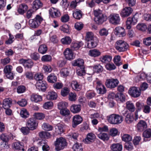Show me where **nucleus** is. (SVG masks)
<instances>
[{
    "instance_id": "obj_1",
    "label": "nucleus",
    "mask_w": 151,
    "mask_h": 151,
    "mask_svg": "<svg viewBox=\"0 0 151 151\" xmlns=\"http://www.w3.org/2000/svg\"><path fill=\"white\" fill-rule=\"evenodd\" d=\"M54 145L55 150L56 151H60L67 147L68 143L65 138L60 137L56 139L54 143Z\"/></svg>"
},
{
    "instance_id": "obj_2",
    "label": "nucleus",
    "mask_w": 151,
    "mask_h": 151,
    "mask_svg": "<svg viewBox=\"0 0 151 151\" xmlns=\"http://www.w3.org/2000/svg\"><path fill=\"white\" fill-rule=\"evenodd\" d=\"M93 13L95 16L94 20L96 24H102L107 19L106 16L100 10H94Z\"/></svg>"
},
{
    "instance_id": "obj_3",
    "label": "nucleus",
    "mask_w": 151,
    "mask_h": 151,
    "mask_svg": "<svg viewBox=\"0 0 151 151\" xmlns=\"http://www.w3.org/2000/svg\"><path fill=\"white\" fill-rule=\"evenodd\" d=\"M108 122L114 124H117L121 123L123 120V117L119 114H113L107 116Z\"/></svg>"
},
{
    "instance_id": "obj_4",
    "label": "nucleus",
    "mask_w": 151,
    "mask_h": 151,
    "mask_svg": "<svg viewBox=\"0 0 151 151\" xmlns=\"http://www.w3.org/2000/svg\"><path fill=\"white\" fill-rule=\"evenodd\" d=\"M43 20V18L39 15H37L34 19H31L29 21V24L32 28H37Z\"/></svg>"
},
{
    "instance_id": "obj_5",
    "label": "nucleus",
    "mask_w": 151,
    "mask_h": 151,
    "mask_svg": "<svg viewBox=\"0 0 151 151\" xmlns=\"http://www.w3.org/2000/svg\"><path fill=\"white\" fill-rule=\"evenodd\" d=\"M115 48L118 51L124 52L128 49L129 46L124 41L122 40L117 41L115 44Z\"/></svg>"
},
{
    "instance_id": "obj_6",
    "label": "nucleus",
    "mask_w": 151,
    "mask_h": 151,
    "mask_svg": "<svg viewBox=\"0 0 151 151\" xmlns=\"http://www.w3.org/2000/svg\"><path fill=\"white\" fill-rule=\"evenodd\" d=\"M119 82L117 79L111 78L106 79L105 83L106 87L110 89H113L116 87Z\"/></svg>"
},
{
    "instance_id": "obj_7",
    "label": "nucleus",
    "mask_w": 151,
    "mask_h": 151,
    "mask_svg": "<svg viewBox=\"0 0 151 151\" xmlns=\"http://www.w3.org/2000/svg\"><path fill=\"white\" fill-rule=\"evenodd\" d=\"M109 22L114 25H117L120 24V18L119 14L112 13L108 17Z\"/></svg>"
},
{
    "instance_id": "obj_8",
    "label": "nucleus",
    "mask_w": 151,
    "mask_h": 151,
    "mask_svg": "<svg viewBox=\"0 0 151 151\" xmlns=\"http://www.w3.org/2000/svg\"><path fill=\"white\" fill-rule=\"evenodd\" d=\"M96 89L98 93L101 94L105 93L107 90L104 85L101 81L98 80L96 82Z\"/></svg>"
},
{
    "instance_id": "obj_9",
    "label": "nucleus",
    "mask_w": 151,
    "mask_h": 151,
    "mask_svg": "<svg viewBox=\"0 0 151 151\" xmlns=\"http://www.w3.org/2000/svg\"><path fill=\"white\" fill-rule=\"evenodd\" d=\"M26 126L29 128L31 130H33L36 129L38 125V123L33 118L29 119L27 121Z\"/></svg>"
},
{
    "instance_id": "obj_10",
    "label": "nucleus",
    "mask_w": 151,
    "mask_h": 151,
    "mask_svg": "<svg viewBox=\"0 0 151 151\" xmlns=\"http://www.w3.org/2000/svg\"><path fill=\"white\" fill-rule=\"evenodd\" d=\"M129 94L132 97L137 98L141 95V91L140 89L136 87L130 88L128 91Z\"/></svg>"
},
{
    "instance_id": "obj_11",
    "label": "nucleus",
    "mask_w": 151,
    "mask_h": 151,
    "mask_svg": "<svg viewBox=\"0 0 151 151\" xmlns=\"http://www.w3.org/2000/svg\"><path fill=\"white\" fill-rule=\"evenodd\" d=\"M64 54L65 58L69 60H73L75 58V55L72 50L69 48L65 49L64 52Z\"/></svg>"
},
{
    "instance_id": "obj_12",
    "label": "nucleus",
    "mask_w": 151,
    "mask_h": 151,
    "mask_svg": "<svg viewBox=\"0 0 151 151\" xmlns=\"http://www.w3.org/2000/svg\"><path fill=\"white\" fill-rule=\"evenodd\" d=\"M20 64H23L25 68H31L33 65V63L31 59L25 60L21 59L19 60Z\"/></svg>"
},
{
    "instance_id": "obj_13",
    "label": "nucleus",
    "mask_w": 151,
    "mask_h": 151,
    "mask_svg": "<svg viewBox=\"0 0 151 151\" xmlns=\"http://www.w3.org/2000/svg\"><path fill=\"white\" fill-rule=\"evenodd\" d=\"M138 18L136 16H134L132 18H128L126 22V27L128 29L131 28V25L132 24L134 25L137 22Z\"/></svg>"
},
{
    "instance_id": "obj_14",
    "label": "nucleus",
    "mask_w": 151,
    "mask_h": 151,
    "mask_svg": "<svg viewBox=\"0 0 151 151\" xmlns=\"http://www.w3.org/2000/svg\"><path fill=\"white\" fill-rule=\"evenodd\" d=\"M49 13L50 16L53 18L59 17L61 15L60 11L58 9L54 7L50 8Z\"/></svg>"
},
{
    "instance_id": "obj_15",
    "label": "nucleus",
    "mask_w": 151,
    "mask_h": 151,
    "mask_svg": "<svg viewBox=\"0 0 151 151\" xmlns=\"http://www.w3.org/2000/svg\"><path fill=\"white\" fill-rule=\"evenodd\" d=\"M82 117L79 115H76L73 118L72 127L73 128L76 127L77 125L81 123L82 121Z\"/></svg>"
},
{
    "instance_id": "obj_16",
    "label": "nucleus",
    "mask_w": 151,
    "mask_h": 151,
    "mask_svg": "<svg viewBox=\"0 0 151 151\" xmlns=\"http://www.w3.org/2000/svg\"><path fill=\"white\" fill-rule=\"evenodd\" d=\"M114 34L119 37H123L126 35L125 29L121 27H117L115 29Z\"/></svg>"
},
{
    "instance_id": "obj_17",
    "label": "nucleus",
    "mask_w": 151,
    "mask_h": 151,
    "mask_svg": "<svg viewBox=\"0 0 151 151\" xmlns=\"http://www.w3.org/2000/svg\"><path fill=\"white\" fill-rule=\"evenodd\" d=\"M96 137L94 134L91 133H89L87 134L86 137L83 141L86 144H90L94 141Z\"/></svg>"
},
{
    "instance_id": "obj_18",
    "label": "nucleus",
    "mask_w": 151,
    "mask_h": 151,
    "mask_svg": "<svg viewBox=\"0 0 151 151\" xmlns=\"http://www.w3.org/2000/svg\"><path fill=\"white\" fill-rule=\"evenodd\" d=\"M132 9L131 7H126L122 10L120 14L122 17H127L132 13Z\"/></svg>"
},
{
    "instance_id": "obj_19",
    "label": "nucleus",
    "mask_w": 151,
    "mask_h": 151,
    "mask_svg": "<svg viewBox=\"0 0 151 151\" xmlns=\"http://www.w3.org/2000/svg\"><path fill=\"white\" fill-rule=\"evenodd\" d=\"M147 127V124L146 122L143 120L140 121L137 124V129L139 132H142Z\"/></svg>"
},
{
    "instance_id": "obj_20",
    "label": "nucleus",
    "mask_w": 151,
    "mask_h": 151,
    "mask_svg": "<svg viewBox=\"0 0 151 151\" xmlns=\"http://www.w3.org/2000/svg\"><path fill=\"white\" fill-rule=\"evenodd\" d=\"M70 109L73 113H78L81 110V105L79 104H73L70 106Z\"/></svg>"
},
{
    "instance_id": "obj_21",
    "label": "nucleus",
    "mask_w": 151,
    "mask_h": 151,
    "mask_svg": "<svg viewBox=\"0 0 151 151\" xmlns=\"http://www.w3.org/2000/svg\"><path fill=\"white\" fill-rule=\"evenodd\" d=\"M28 8L27 5L25 4H22L19 5L17 12L20 14H23L27 11Z\"/></svg>"
},
{
    "instance_id": "obj_22",
    "label": "nucleus",
    "mask_w": 151,
    "mask_h": 151,
    "mask_svg": "<svg viewBox=\"0 0 151 151\" xmlns=\"http://www.w3.org/2000/svg\"><path fill=\"white\" fill-rule=\"evenodd\" d=\"M87 42H88L87 45V47L91 49L96 47L98 42V39L95 38L93 40L87 41Z\"/></svg>"
},
{
    "instance_id": "obj_23",
    "label": "nucleus",
    "mask_w": 151,
    "mask_h": 151,
    "mask_svg": "<svg viewBox=\"0 0 151 151\" xmlns=\"http://www.w3.org/2000/svg\"><path fill=\"white\" fill-rule=\"evenodd\" d=\"M38 144L39 145L42 146L43 151H49L50 150V147L46 141L42 140L39 142Z\"/></svg>"
},
{
    "instance_id": "obj_24",
    "label": "nucleus",
    "mask_w": 151,
    "mask_h": 151,
    "mask_svg": "<svg viewBox=\"0 0 151 151\" xmlns=\"http://www.w3.org/2000/svg\"><path fill=\"white\" fill-rule=\"evenodd\" d=\"M47 85L46 83L42 81H37L36 84V87L38 89L43 91L46 90Z\"/></svg>"
},
{
    "instance_id": "obj_25",
    "label": "nucleus",
    "mask_w": 151,
    "mask_h": 151,
    "mask_svg": "<svg viewBox=\"0 0 151 151\" xmlns=\"http://www.w3.org/2000/svg\"><path fill=\"white\" fill-rule=\"evenodd\" d=\"M73 12V16L76 19L80 20L82 17V13L81 10L76 9Z\"/></svg>"
},
{
    "instance_id": "obj_26",
    "label": "nucleus",
    "mask_w": 151,
    "mask_h": 151,
    "mask_svg": "<svg viewBox=\"0 0 151 151\" xmlns=\"http://www.w3.org/2000/svg\"><path fill=\"white\" fill-rule=\"evenodd\" d=\"M12 100L10 98L5 99L3 101V107L4 109H9L12 104Z\"/></svg>"
},
{
    "instance_id": "obj_27",
    "label": "nucleus",
    "mask_w": 151,
    "mask_h": 151,
    "mask_svg": "<svg viewBox=\"0 0 151 151\" xmlns=\"http://www.w3.org/2000/svg\"><path fill=\"white\" fill-rule=\"evenodd\" d=\"M101 54V52L98 49H93L90 50L88 52V55L94 58L99 56Z\"/></svg>"
},
{
    "instance_id": "obj_28",
    "label": "nucleus",
    "mask_w": 151,
    "mask_h": 151,
    "mask_svg": "<svg viewBox=\"0 0 151 151\" xmlns=\"http://www.w3.org/2000/svg\"><path fill=\"white\" fill-rule=\"evenodd\" d=\"M83 45V43L82 41L73 42L71 45V50H76Z\"/></svg>"
},
{
    "instance_id": "obj_29",
    "label": "nucleus",
    "mask_w": 151,
    "mask_h": 151,
    "mask_svg": "<svg viewBox=\"0 0 151 151\" xmlns=\"http://www.w3.org/2000/svg\"><path fill=\"white\" fill-rule=\"evenodd\" d=\"M126 108L132 112H134L135 110V107L134 104L130 101L126 102Z\"/></svg>"
},
{
    "instance_id": "obj_30",
    "label": "nucleus",
    "mask_w": 151,
    "mask_h": 151,
    "mask_svg": "<svg viewBox=\"0 0 151 151\" xmlns=\"http://www.w3.org/2000/svg\"><path fill=\"white\" fill-rule=\"evenodd\" d=\"M57 96V94L55 92L50 91L48 93L46 98L48 100H55L56 99Z\"/></svg>"
},
{
    "instance_id": "obj_31",
    "label": "nucleus",
    "mask_w": 151,
    "mask_h": 151,
    "mask_svg": "<svg viewBox=\"0 0 151 151\" xmlns=\"http://www.w3.org/2000/svg\"><path fill=\"white\" fill-rule=\"evenodd\" d=\"M74 66H78L79 68L83 67V60L81 59H78L74 60L72 63Z\"/></svg>"
},
{
    "instance_id": "obj_32",
    "label": "nucleus",
    "mask_w": 151,
    "mask_h": 151,
    "mask_svg": "<svg viewBox=\"0 0 151 151\" xmlns=\"http://www.w3.org/2000/svg\"><path fill=\"white\" fill-rule=\"evenodd\" d=\"M31 100L33 102L37 103L42 101V97L40 95L33 94L31 96Z\"/></svg>"
},
{
    "instance_id": "obj_33",
    "label": "nucleus",
    "mask_w": 151,
    "mask_h": 151,
    "mask_svg": "<svg viewBox=\"0 0 151 151\" xmlns=\"http://www.w3.org/2000/svg\"><path fill=\"white\" fill-rule=\"evenodd\" d=\"M71 86L72 88L76 91H79L81 89V86L76 81H73L71 82Z\"/></svg>"
},
{
    "instance_id": "obj_34",
    "label": "nucleus",
    "mask_w": 151,
    "mask_h": 151,
    "mask_svg": "<svg viewBox=\"0 0 151 151\" xmlns=\"http://www.w3.org/2000/svg\"><path fill=\"white\" fill-rule=\"evenodd\" d=\"M98 137L99 138L104 141H108L109 138V134L105 133H100L98 134Z\"/></svg>"
},
{
    "instance_id": "obj_35",
    "label": "nucleus",
    "mask_w": 151,
    "mask_h": 151,
    "mask_svg": "<svg viewBox=\"0 0 151 151\" xmlns=\"http://www.w3.org/2000/svg\"><path fill=\"white\" fill-rule=\"evenodd\" d=\"M112 59V57L109 55H105L101 57L100 58V60L102 63H109Z\"/></svg>"
},
{
    "instance_id": "obj_36",
    "label": "nucleus",
    "mask_w": 151,
    "mask_h": 151,
    "mask_svg": "<svg viewBox=\"0 0 151 151\" xmlns=\"http://www.w3.org/2000/svg\"><path fill=\"white\" fill-rule=\"evenodd\" d=\"M111 148L114 151H121L122 149V146L119 143L113 144L111 146Z\"/></svg>"
},
{
    "instance_id": "obj_37",
    "label": "nucleus",
    "mask_w": 151,
    "mask_h": 151,
    "mask_svg": "<svg viewBox=\"0 0 151 151\" xmlns=\"http://www.w3.org/2000/svg\"><path fill=\"white\" fill-rule=\"evenodd\" d=\"M12 147L14 150H19L22 149V150L24 151V149L23 147V146L21 145L19 142H16L14 143L12 145Z\"/></svg>"
},
{
    "instance_id": "obj_38",
    "label": "nucleus",
    "mask_w": 151,
    "mask_h": 151,
    "mask_svg": "<svg viewBox=\"0 0 151 151\" xmlns=\"http://www.w3.org/2000/svg\"><path fill=\"white\" fill-rule=\"evenodd\" d=\"M103 70V67L99 64L95 65L93 67V70L94 73H99L102 72Z\"/></svg>"
},
{
    "instance_id": "obj_39",
    "label": "nucleus",
    "mask_w": 151,
    "mask_h": 151,
    "mask_svg": "<svg viewBox=\"0 0 151 151\" xmlns=\"http://www.w3.org/2000/svg\"><path fill=\"white\" fill-rule=\"evenodd\" d=\"M57 78L56 75L53 73H51L47 77L48 82L51 83H53L57 81Z\"/></svg>"
},
{
    "instance_id": "obj_40",
    "label": "nucleus",
    "mask_w": 151,
    "mask_h": 151,
    "mask_svg": "<svg viewBox=\"0 0 151 151\" xmlns=\"http://www.w3.org/2000/svg\"><path fill=\"white\" fill-rule=\"evenodd\" d=\"M33 8L37 10L41 7L42 5V3L40 0H35L33 2Z\"/></svg>"
},
{
    "instance_id": "obj_41",
    "label": "nucleus",
    "mask_w": 151,
    "mask_h": 151,
    "mask_svg": "<svg viewBox=\"0 0 151 151\" xmlns=\"http://www.w3.org/2000/svg\"><path fill=\"white\" fill-rule=\"evenodd\" d=\"M116 100L118 101L122 102L124 101L125 100V96L122 93H117L116 96Z\"/></svg>"
},
{
    "instance_id": "obj_42",
    "label": "nucleus",
    "mask_w": 151,
    "mask_h": 151,
    "mask_svg": "<svg viewBox=\"0 0 151 151\" xmlns=\"http://www.w3.org/2000/svg\"><path fill=\"white\" fill-rule=\"evenodd\" d=\"M47 50V47L46 45L44 44L41 45L40 46L38 49L39 52L42 54L45 53Z\"/></svg>"
},
{
    "instance_id": "obj_43",
    "label": "nucleus",
    "mask_w": 151,
    "mask_h": 151,
    "mask_svg": "<svg viewBox=\"0 0 151 151\" xmlns=\"http://www.w3.org/2000/svg\"><path fill=\"white\" fill-rule=\"evenodd\" d=\"M95 38L97 39L96 37L94 36L92 32H88L86 33L85 38L86 41L93 40Z\"/></svg>"
},
{
    "instance_id": "obj_44",
    "label": "nucleus",
    "mask_w": 151,
    "mask_h": 151,
    "mask_svg": "<svg viewBox=\"0 0 151 151\" xmlns=\"http://www.w3.org/2000/svg\"><path fill=\"white\" fill-rule=\"evenodd\" d=\"M20 115L22 118L26 119L29 116V114L26 109L23 108L20 111Z\"/></svg>"
},
{
    "instance_id": "obj_45",
    "label": "nucleus",
    "mask_w": 151,
    "mask_h": 151,
    "mask_svg": "<svg viewBox=\"0 0 151 151\" xmlns=\"http://www.w3.org/2000/svg\"><path fill=\"white\" fill-rule=\"evenodd\" d=\"M68 105V103L65 101H61L58 103V108L61 110L62 109L67 108Z\"/></svg>"
},
{
    "instance_id": "obj_46",
    "label": "nucleus",
    "mask_w": 151,
    "mask_h": 151,
    "mask_svg": "<svg viewBox=\"0 0 151 151\" xmlns=\"http://www.w3.org/2000/svg\"><path fill=\"white\" fill-rule=\"evenodd\" d=\"M72 40L69 37H65L61 40V42L63 44L68 45L71 42Z\"/></svg>"
},
{
    "instance_id": "obj_47",
    "label": "nucleus",
    "mask_w": 151,
    "mask_h": 151,
    "mask_svg": "<svg viewBox=\"0 0 151 151\" xmlns=\"http://www.w3.org/2000/svg\"><path fill=\"white\" fill-rule=\"evenodd\" d=\"M42 127L43 129L47 131H51L53 129L51 125L46 123H44L42 125Z\"/></svg>"
},
{
    "instance_id": "obj_48",
    "label": "nucleus",
    "mask_w": 151,
    "mask_h": 151,
    "mask_svg": "<svg viewBox=\"0 0 151 151\" xmlns=\"http://www.w3.org/2000/svg\"><path fill=\"white\" fill-rule=\"evenodd\" d=\"M122 140L126 142L129 143L132 141V136L128 134H124L122 137Z\"/></svg>"
},
{
    "instance_id": "obj_49",
    "label": "nucleus",
    "mask_w": 151,
    "mask_h": 151,
    "mask_svg": "<svg viewBox=\"0 0 151 151\" xmlns=\"http://www.w3.org/2000/svg\"><path fill=\"white\" fill-rule=\"evenodd\" d=\"M114 62L116 65L117 66H119L122 64L121 61V57L119 55L115 56L114 58Z\"/></svg>"
},
{
    "instance_id": "obj_50",
    "label": "nucleus",
    "mask_w": 151,
    "mask_h": 151,
    "mask_svg": "<svg viewBox=\"0 0 151 151\" xmlns=\"http://www.w3.org/2000/svg\"><path fill=\"white\" fill-rule=\"evenodd\" d=\"M72 148L74 151H82L83 150L82 146L78 143H76L73 145Z\"/></svg>"
},
{
    "instance_id": "obj_51",
    "label": "nucleus",
    "mask_w": 151,
    "mask_h": 151,
    "mask_svg": "<svg viewBox=\"0 0 151 151\" xmlns=\"http://www.w3.org/2000/svg\"><path fill=\"white\" fill-rule=\"evenodd\" d=\"M44 76L42 73H36L34 76V78L38 81H41L43 78Z\"/></svg>"
},
{
    "instance_id": "obj_52",
    "label": "nucleus",
    "mask_w": 151,
    "mask_h": 151,
    "mask_svg": "<svg viewBox=\"0 0 151 151\" xmlns=\"http://www.w3.org/2000/svg\"><path fill=\"white\" fill-rule=\"evenodd\" d=\"M60 75L63 77H67L69 73L68 69L66 68H62L60 71Z\"/></svg>"
},
{
    "instance_id": "obj_53",
    "label": "nucleus",
    "mask_w": 151,
    "mask_h": 151,
    "mask_svg": "<svg viewBox=\"0 0 151 151\" xmlns=\"http://www.w3.org/2000/svg\"><path fill=\"white\" fill-rule=\"evenodd\" d=\"M0 139L3 142H7L9 140V136L5 133H2L0 135Z\"/></svg>"
},
{
    "instance_id": "obj_54",
    "label": "nucleus",
    "mask_w": 151,
    "mask_h": 151,
    "mask_svg": "<svg viewBox=\"0 0 151 151\" xmlns=\"http://www.w3.org/2000/svg\"><path fill=\"white\" fill-rule=\"evenodd\" d=\"M60 113L62 115L65 116H69L70 112L67 108L60 110Z\"/></svg>"
},
{
    "instance_id": "obj_55",
    "label": "nucleus",
    "mask_w": 151,
    "mask_h": 151,
    "mask_svg": "<svg viewBox=\"0 0 151 151\" xmlns=\"http://www.w3.org/2000/svg\"><path fill=\"white\" fill-rule=\"evenodd\" d=\"M11 59L9 57H7L4 59H1L0 61V64L1 65L4 66L10 62Z\"/></svg>"
},
{
    "instance_id": "obj_56",
    "label": "nucleus",
    "mask_w": 151,
    "mask_h": 151,
    "mask_svg": "<svg viewBox=\"0 0 151 151\" xmlns=\"http://www.w3.org/2000/svg\"><path fill=\"white\" fill-rule=\"evenodd\" d=\"M69 92L70 90L68 88L64 87L61 90V94L63 96H65L68 95Z\"/></svg>"
},
{
    "instance_id": "obj_57",
    "label": "nucleus",
    "mask_w": 151,
    "mask_h": 151,
    "mask_svg": "<svg viewBox=\"0 0 151 151\" xmlns=\"http://www.w3.org/2000/svg\"><path fill=\"white\" fill-rule=\"evenodd\" d=\"M68 99L71 101H75L76 99V95L75 93H70L68 95Z\"/></svg>"
},
{
    "instance_id": "obj_58",
    "label": "nucleus",
    "mask_w": 151,
    "mask_h": 151,
    "mask_svg": "<svg viewBox=\"0 0 151 151\" xmlns=\"http://www.w3.org/2000/svg\"><path fill=\"white\" fill-rule=\"evenodd\" d=\"M34 116L37 119L42 120L45 117V115L42 113H36L34 114Z\"/></svg>"
},
{
    "instance_id": "obj_59",
    "label": "nucleus",
    "mask_w": 151,
    "mask_h": 151,
    "mask_svg": "<svg viewBox=\"0 0 151 151\" xmlns=\"http://www.w3.org/2000/svg\"><path fill=\"white\" fill-rule=\"evenodd\" d=\"M105 67L106 69L109 70H114L116 68V67L113 63H107Z\"/></svg>"
},
{
    "instance_id": "obj_60",
    "label": "nucleus",
    "mask_w": 151,
    "mask_h": 151,
    "mask_svg": "<svg viewBox=\"0 0 151 151\" xmlns=\"http://www.w3.org/2000/svg\"><path fill=\"white\" fill-rule=\"evenodd\" d=\"M12 69L13 67L12 65H7L4 67L3 71L5 74L8 73L12 72Z\"/></svg>"
},
{
    "instance_id": "obj_61",
    "label": "nucleus",
    "mask_w": 151,
    "mask_h": 151,
    "mask_svg": "<svg viewBox=\"0 0 151 151\" xmlns=\"http://www.w3.org/2000/svg\"><path fill=\"white\" fill-rule=\"evenodd\" d=\"M134 120L133 117L131 116V115L129 114H127L125 118V120L126 122L128 124L132 123Z\"/></svg>"
},
{
    "instance_id": "obj_62",
    "label": "nucleus",
    "mask_w": 151,
    "mask_h": 151,
    "mask_svg": "<svg viewBox=\"0 0 151 151\" xmlns=\"http://www.w3.org/2000/svg\"><path fill=\"white\" fill-rule=\"evenodd\" d=\"M137 28L139 30L144 31L146 29L147 27L144 24H139L137 26Z\"/></svg>"
},
{
    "instance_id": "obj_63",
    "label": "nucleus",
    "mask_w": 151,
    "mask_h": 151,
    "mask_svg": "<svg viewBox=\"0 0 151 151\" xmlns=\"http://www.w3.org/2000/svg\"><path fill=\"white\" fill-rule=\"evenodd\" d=\"M56 129V131L58 134H61L63 132V126L62 124H58Z\"/></svg>"
},
{
    "instance_id": "obj_64",
    "label": "nucleus",
    "mask_w": 151,
    "mask_h": 151,
    "mask_svg": "<svg viewBox=\"0 0 151 151\" xmlns=\"http://www.w3.org/2000/svg\"><path fill=\"white\" fill-rule=\"evenodd\" d=\"M143 136L147 138H149L151 137V129H147L143 133Z\"/></svg>"
}]
</instances>
